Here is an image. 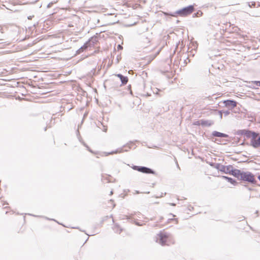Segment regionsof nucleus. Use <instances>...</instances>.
<instances>
[{
    "instance_id": "14",
    "label": "nucleus",
    "mask_w": 260,
    "mask_h": 260,
    "mask_svg": "<svg viewBox=\"0 0 260 260\" xmlns=\"http://www.w3.org/2000/svg\"><path fill=\"white\" fill-rule=\"evenodd\" d=\"M220 113V117L221 119L222 117V113L224 114L225 116H228L230 114V112L229 111H219Z\"/></svg>"
},
{
    "instance_id": "17",
    "label": "nucleus",
    "mask_w": 260,
    "mask_h": 260,
    "mask_svg": "<svg viewBox=\"0 0 260 260\" xmlns=\"http://www.w3.org/2000/svg\"><path fill=\"white\" fill-rule=\"evenodd\" d=\"M119 227L117 225H115V226L113 230L115 232H118V231L119 230Z\"/></svg>"
},
{
    "instance_id": "29",
    "label": "nucleus",
    "mask_w": 260,
    "mask_h": 260,
    "mask_svg": "<svg viewBox=\"0 0 260 260\" xmlns=\"http://www.w3.org/2000/svg\"><path fill=\"white\" fill-rule=\"evenodd\" d=\"M258 179H259V180L260 181V175L258 176Z\"/></svg>"
},
{
    "instance_id": "20",
    "label": "nucleus",
    "mask_w": 260,
    "mask_h": 260,
    "mask_svg": "<svg viewBox=\"0 0 260 260\" xmlns=\"http://www.w3.org/2000/svg\"><path fill=\"white\" fill-rule=\"evenodd\" d=\"M160 90L158 88H156L155 89V90H154L153 91V92L155 94H158V92Z\"/></svg>"
},
{
    "instance_id": "2",
    "label": "nucleus",
    "mask_w": 260,
    "mask_h": 260,
    "mask_svg": "<svg viewBox=\"0 0 260 260\" xmlns=\"http://www.w3.org/2000/svg\"><path fill=\"white\" fill-rule=\"evenodd\" d=\"M240 180L247 181L252 184H256V181L254 175L249 172H242Z\"/></svg>"
},
{
    "instance_id": "16",
    "label": "nucleus",
    "mask_w": 260,
    "mask_h": 260,
    "mask_svg": "<svg viewBox=\"0 0 260 260\" xmlns=\"http://www.w3.org/2000/svg\"><path fill=\"white\" fill-rule=\"evenodd\" d=\"M121 150H120V151H118V150L115 151H112L111 152H109V153H108L107 155H109V154H114V153H117L118 152H121Z\"/></svg>"
},
{
    "instance_id": "3",
    "label": "nucleus",
    "mask_w": 260,
    "mask_h": 260,
    "mask_svg": "<svg viewBox=\"0 0 260 260\" xmlns=\"http://www.w3.org/2000/svg\"><path fill=\"white\" fill-rule=\"evenodd\" d=\"M156 242L161 245H164L169 238V235L166 233L161 232L157 235Z\"/></svg>"
},
{
    "instance_id": "6",
    "label": "nucleus",
    "mask_w": 260,
    "mask_h": 260,
    "mask_svg": "<svg viewBox=\"0 0 260 260\" xmlns=\"http://www.w3.org/2000/svg\"><path fill=\"white\" fill-rule=\"evenodd\" d=\"M232 167L233 166L231 165L225 166L220 164H217L216 168L225 174H229L230 171H232Z\"/></svg>"
},
{
    "instance_id": "4",
    "label": "nucleus",
    "mask_w": 260,
    "mask_h": 260,
    "mask_svg": "<svg viewBox=\"0 0 260 260\" xmlns=\"http://www.w3.org/2000/svg\"><path fill=\"white\" fill-rule=\"evenodd\" d=\"M134 170L146 174H154V172L151 169L143 166H133L132 167Z\"/></svg>"
},
{
    "instance_id": "19",
    "label": "nucleus",
    "mask_w": 260,
    "mask_h": 260,
    "mask_svg": "<svg viewBox=\"0 0 260 260\" xmlns=\"http://www.w3.org/2000/svg\"><path fill=\"white\" fill-rule=\"evenodd\" d=\"M52 5H53V3H52V2L48 4V5L47 6V8H51L52 7Z\"/></svg>"
},
{
    "instance_id": "10",
    "label": "nucleus",
    "mask_w": 260,
    "mask_h": 260,
    "mask_svg": "<svg viewBox=\"0 0 260 260\" xmlns=\"http://www.w3.org/2000/svg\"><path fill=\"white\" fill-rule=\"evenodd\" d=\"M115 76L119 78L122 85H125L127 83L128 78L127 77L124 76L120 74H116Z\"/></svg>"
},
{
    "instance_id": "24",
    "label": "nucleus",
    "mask_w": 260,
    "mask_h": 260,
    "mask_svg": "<svg viewBox=\"0 0 260 260\" xmlns=\"http://www.w3.org/2000/svg\"><path fill=\"white\" fill-rule=\"evenodd\" d=\"M260 7V3L259 2H258L257 4H256V7Z\"/></svg>"
},
{
    "instance_id": "31",
    "label": "nucleus",
    "mask_w": 260,
    "mask_h": 260,
    "mask_svg": "<svg viewBox=\"0 0 260 260\" xmlns=\"http://www.w3.org/2000/svg\"><path fill=\"white\" fill-rule=\"evenodd\" d=\"M113 194V191H111L110 192V194Z\"/></svg>"
},
{
    "instance_id": "33",
    "label": "nucleus",
    "mask_w": 260,
    "mask_h": 260,
    "mask_svg": "<svg viewBox=\"0 0 260 260\" xmlns=\"http://www.w3.org/2000/svg\"><path fill=\"white\" fill-rule=\"evenodd\" d=\"M140 193L139 191H136V193Z\"/></svg>"
},
{
    "instance_id": "15",
    "label": "nucleus",
    "mask_w": 260,
    "mask_h": 260,
    "mask_svg": "<svg viewBox=\"0 0 260 260\" xmlns=\"http://www.w3.org/2000/svg\"><path fill=\"white\" fill-rule=\"evenodd\" d=\"M248 6L250 8H251L252 7H256V3L254 2H252L251 3H248Z\"/></svg>"
},
{
    "instance_id": "8",
    "label": "nucleus",
    "mask_w": 260,
    "mask_h": 260,
    "mask_svg": "<svg viewBox=\"0 0 260 260\" xmlns=\"http://www.w3.org/2000/svg\"><path fill=\"white\" fill-rule=\"evenodd\" d=\"M225 106L229 109H233L237 106V103L234 100H225L223 101Z\"/></svg>"
},
{
    "instance_id": "7",
    "label": "nucleus",
    "mask_w": 260,
    "mask_h": 260,
    "mask_svg": "<svg viewBox=\"0 0 260 260\" xmlns=\"http://www.w3.org/2000/svg\"><path fill=\"white\" fill-rule=\"evenodd\" d=\"M150 40L148 37L142 36L141 37L140 45L143 48H146L149 45Z\"/></svg>"
},
{
    "instance_id": "11",
    "label": "nucleus",
    "mask_w": 260,
    "mask_h": 260,
    "mask_svg": "<svg viewBox=\"0 0 260 260\" xmlns=\"http://www.w3.org/2000/svg\"><path fill=\"white\" fill-rule=\"evenodd\" d=\"M212 135L216 137L220 138H228L229 136L225 134L221 133L217 131H214L212 133Z\"/></svg>"
},
{
    "instance_id": "25",
    "label": "nucleus",
    "mask_w": 260,
    "mask_h": 260,
    "mask_svg": "<svg viewBox=\"0 0 260 260\" xmlns=\"http://www.w3.org/2000/svg\"><path fill=\"white\" fill-rule=\"evenodd\" d=\"M169 204H170L171 206H175L176 205V204H174V203H170Z\"/></svg>"
},
{
    "instance_id": "32",
    "label": "nucleus",
    "mask_w": 260,
    "mask_h": 260,
    "mask_svg": "<svg viewBox=\"0 0 260 260\" xmlns=\"http://www.w3.org/2000/svg\"><path fill=\"white\" fill-rule=\"evenodd\" d=\"M28 19H31V17H30H30H28Z\"/></svg>"
},
{
    "instance_id": "28",
    "label": "nucleus",
    "mask_w": 260,
    "mask_h": 260,
    "mask_svg": "<svg viewBox=\"0 0 260 260\" xmlns=\"http://www.w3.org/2000/svg\"><path fill=\"white\" fill-rule=\"evenodd\" d=\"M124 217H126L127 219H128V216L127 215H124Z\"/></svg>"
},
{
    "instance_id": "34",
    "label": "nucleus",
    "mask_w": 260,
    "mask_h": 260,
    "mask_svg": "<svg viewBox=\"0 0 260 260\" xmlns=\"http://www.w3.org/2000/svg\"><path fill=\"white\" fill-rule=\"evenodd\" d=\"M137 225H140V224H139V223H136Z\"/></svg>"
},
{
    "instance_id": "9",
    "label": "nucleus",
    "mask_w": 260,
    "mask_h": 260,
    "mask_svg": "<svg viewBox=\"0 0 260 260\" xmlns=\"http://www.w3.org/2000/svg\"><path fill=\"white\" fill-rule=\"evenodd\" d=\"M242 172L243 171H241L239 170L235 169H234L233 167H232V171H230L229 174L232 175L237 178L240 179Z\"/></svg>"
},
{
    "instance_id": "30",
    "label": "nucleus",
    "mask_w": 260,
    "mask_h": 260,
    "mask_svg": "<svg viewBox=\"0 0 260 260\" xmlns=\"http://www.w3.org/2000/svg\"><path fill=\"white\" fill-rule=\"evenodd\" d=\"M121 231H122V229H119V233H120V232H121Z\"/></svg>"
},
{
    "instance_id": "13",
    "label": "nucleus",
    "mask_w": 260,
    "mask_h": 260,
    "mask_svg": "<svg viewBox=\"0 0 260 260\" xmlns=\"http://www.w3.org/2000/svg\"><path fill=\"white\" fill-rule=\"evenodd\" d=\"M223 178H225V179L228 180V181L231 183L232 184H234V185H236V184L237 183V182L233 179L232 178H230L229 177H226V176H222Z\"/></svg>"
},
{
    "instance_id": "1",
    "label": "nucleus",
    "mask_w": 260,
    "mask_h": 260,
    "mask_svg": "<svg viewBox=\"0 0 260 260\" xmlns=\"http://www.w3.org/2000/svg\"><path fill=\"white\" fill-rule=\"evenodd\" d=\"M243 134L245 135L247 138H250V145L254 148L260 147V135L259 133L248 131L243 130Z\"/></svg>"
},
{
    "instance_id": "27",
    "label": "nucleus",
    "mask_w": 260,
    "mask_h": 260,
    "mask_svg": "<svg viewBox=\"0 0 260 260\" xmlns=\"http://www.w3.org/2000/svg\"><path fill=\"white\" fill-rule=\"evenodd\" d=\"M122 48V46H121L120 45H118V49H121V48Z\"/></svg>"
},
{
    "instance_id": "5",
    "label": "nucleus",
    "mask_w": 260,
    "mask_h": 260,
    "mask_svg": "<svg viewBox=\"0 0 260 260\" xmlns=\"http://www.w3.org/2000/svg\"><path fill=\"white\" fill-rule=\"evenodd\" d=\"M193 6L190 5L188 7H185L181 10H178V11H177L176 13L181 16H185L191 13L193 11Z\"/></svg>"
},
{
    "instance_id": "18",
    "label": "nucleus",
    "mask_w": 260,
    "mask_h": 260,
    "mask_svg": "<svg viewBox=\"0 0 260 260\" xmlns=\"http://www.w3.org/2000/svg\"><path fill=\"white\" fill-rule=\"evenodd\" d=\"M203 124L207 125L208 126H210L211 125V123H208V121H205L204 123H202Z\"/></svg>"
},
{
    "instance_id": "12",
    "label": "nucleus",
    "mask_w": 260,
    "mask_h": 260,
    "mask_svg": "<svg viewBox=\"0 0 260 260\" xmlns=\"http://www.w3.org/2000/svg\"><path fill=\"white\" fill-rule=\"evenodd\" d=\"M88 42H86L84 45L81 46L77 51V53L78 54L81 53L83 52L85 50H86L88 48Z\"/></svg>"
},
{
    "instance_id": "23",
    "label": "nucleus",
    "mask_w": 260,
    "mask_h": 260,
    "mask_svg": "<svg viewBox=\"0 0 260 260\" xmlns=\"http://www.w3.org/2000/svg\"><path fill=\"white\" fill-rule=\"evenodd\" d=\"M104 129H103V131L105 132H107V128L106 127H105L104 126Z\"/></svg>"
},
{
    "instance_id": "22",
    "label": "nucleus",
    "mask_w": 260,
    "mask_h": 260,
    "mask_svg": "<svg viewBox=\"0 0 260 260\" xmlns=\"http://www.w3.org/2000/svg\"><path fill=\"white\" fill-rule=\"evenodd\" d=\"M202 14V12L199 11L196 14H194V15L198 16V15H201Z\"/></svg>"
},
{
    "instance_id": "21",
    "label": "nucleus",
    "mask_w": 260,
    "mask_h": 260,
    "mask_svg": "<svg viewBox=\"0 0 260 260\" xmlns=\"http://www.w3.org/2000/svg\"><path fill=\"white\" fill-rule=\"evenodd\" d=\"M254 83L256 85L260 86V81H254Z\"/></svg>"
},
{
    "instance_id": "26",
    "label": "nucleus",
    "mask_w": 260,
    "mask_h": 260,
    "mask_svg": "<svg viewBox=\"0 0 260 260\" xmlns=\"http://www.w3.org/2000/svg\"><path fill=\"white\" fill-rule=\"evenodd\" d=\"M251 16H253V17H258V16H259V15H254V14H252Z\"/></svg>"
}]
</instances>
